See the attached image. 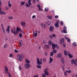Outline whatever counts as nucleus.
Masks as SVG:
<instances>
[{
    "label": "nucleus",
    "mask_w": 77,
    "mask_h": 77,
    "mask_svg": "<svg viewBox=\"0 0 77 77\" xmlns=\"http://www.w3.org/2000/svg\"><path fill=\"white\" fill-rule=\"evenodd\" d=\"M13 18V17H12V16H10V17H8V19L9 20H10V19H12Z\"/></svg>",
    "instance_id": "bf43d9fd"
},
{
    "label": "nucleus",
    "mask_w": 77,
    "mask_h": 77,
    "mask_svg": "<svg viewBox=\"0 0 77 77\" xmlns=\"http://www.w3.org/2000/svg\"><path fill=\"white\" fill-rule=\"evenodd\" d=\"M47 17L48 19H51V18H52V17L50 16H47Z\"/></svg>",
    "instance_id": "2f4dec72"
},
{
    "label": "nucleus",
    "mask_w": 77,
    "mask_h": 77,
    "mask_svg": "<svg viewBox=\"0 0 77 77\" xmlns=\"http://www.w3.org/2000/svg\"><path fill=\"white\" fill-rule=\"evenodd\" d=\"M21 26L22 27H24L26 26V23L22 22L21 23Z\"/></svg>",
    "instance_id": "ddd939ff"
},
{
    "label": "nucleus",
    "mask_w": 77,
    "mask_h": 77,
    "mask_svg": "<svg viewBox=\"0 0 77 77\" xmlns=\"http://www.w3.org/2000/svg\"><path fill=\"white\" fill-rule=\"evenodd\" d=\"M53 51L54 53H57V51L55 49Z\"/></svg>",
    "instance_id": "49530a36"
},
{
    "label": "nucleus",
    "mask_w": 77,
    "mask_h": 77,
    "mask_svg": "<svg viewBox=\"0 0 77 77\" xmlns=\"http://www.w3.org/2000/svg\"><path fill=\"white\" fill-rule=\"evenodd\" d=\"M19 69L20 70H21V69H22V68H21V66H19Z\"/></svg>",
    "instance_id": "e2e57ef3"
},
{
    "label": "nucleus",
    "mask_w": 77,
    "mask_h": 77,
    "mask_svg": "<svg viewBox=\"0 0 77 77\" xmlns=\"http://www.w3.org/2000/svg\"><path fill=\"white\" fill-rule=\"evenodd\" d=\"M25 6L27 7V8H29V7H30V5H29L27 3H26L25 5Z\"/></svg>",
    "instance_id": "f704fd0d"
},
{
    "label": "nucleus",
    "mask_w": 77,
    "mask_h": 77,
    "mask_svg": "<svg viewBox=\"0 0 77 77\" xmlns=\"http://www.w3.org/2000/svg\"><path fill=\"white\" fill-rule=\"evenodd\" d=\"M9 29H10V26H7V29H6V32H7L8 33L10 32Z\"/></svg>",
    "instance_id": "1a4fd4ad"
},
{
    "label": "nucleus",
    "mask_w": 77,
    "mask_h": 77,
    "mask_svg": "<svg viewBox=\"0 0 77 77\" xmlns=\"http://www.w3.org/2000/svg\"><path fill=\"white\" fill-rule=\"evenodd\" d=\"M20 47H22V44H23V41H21V42H20L19 43Z\"/></svg>",
    "instance_id": "c85d7f7f"
},
{
    "label": "nucleus",
    "mask_w": 77,
    "mask_h": 77,
    "mask_svg": "<svg viewBox=\"0 0 77 77\" xmlns=\"http://www.w3.org/2000/svg\"><path fill=\"white\" fill-rule=\"evenodd\" d=\"M71 61L72 64L74 63L75 66H77V63H76V62H77V59H76L75 60H72Z\"/></svg>",
    "instance_id": "f03ea898"
},
{
    "label": "nucleus",
    "mask_w": 77,
    "mask_h": 77,
    "mask_svg": "<svg viewBox=\"0 0 77 77\" xmlns=\"http://www.w3.org/2000/svg\"><path fill=\"white\" fill-rule=\"evenodd\" d=\"M37 67L38 68H41V66L40 65H37Z\"/></svg>",
    "instance_id": "37998d69"
},
{
    "label": "nucleus",
    "mask_w": 77,
    "mask_h": 77,
    "mask_svg": "<svg viewBox=\"0 0 77 77\" xmlns=\"http://www.w3.org/2000/svg\"><path fill=\"white\" fill-rule=\"evenodd\" d=\"M9 57H13L14 56H13V55H12V54H11L9 55Z\"/></svg>",
    "instance_id": "7c9ffc66"
},
{
    "label": "nucleus",
    "mask_w": 77,
    "mask_h": 77,
    "mask_svg": "<svg viewBox=\"0 0 77 77\" xmlns=\"http://www.w3.org/2000/svg\"><path fill=\"white\" fill-rule=\"evenodd\" d=\"M41 26L42 28L43 29H45V25L44 23H41Z\"/></svg>",
    "instance_id": "9b49d317"
},
{
    "label": "nucleus",
    "mask_w": 77,
    "mask_h": 77,
    "mask_svg": "<svg viewBox=\"0 0 77 77\" xmlns=\"http://www.w3.org/2000/svg\"><path fill=\"white\" fill-rule=\"evenodd\" d=\"M42 77H45V74L43 73L42 75Z\"/></svg>",
    "instance_id": "864d4df0"
},
{
    "label": "nucleus",
    "mask_w": 77,
    "mask_h": 77,
    "mask_svg": "<svg viewBox=\"0 0 77 77\" xmlns=\"http://www.w3.org/2000/svg\"><path fill=\"white\" fill-rule=\"evenodd\" d=\"M37 63L38 65H42V63L39 61V58L37 59Z\"/></svg>",
    "instance_id": "7ed1b4c3"
},
{
    "label": "nucleus",
    "mask_w": 77,
    "mask_h": 77,
    "mask_svg": "<svg viewBox=\"0 0 77 77\" xmlns=\"http://www.w3.org/2000/svg\"><path fill=\"white\" fill-rule=\"evenodd\" d=\"M19 33V32L17 31V30H16L14 31V35H18Z\"/></svg>",
    "instance_id": "2eb2a0df"
},
{
    "label": "nucleus",
    "mask_w": 77,
    "mask_h": 77,
    "mask_svg": "<svg viewBox=\"0 0 77 77\" xmlns=\"http://www.w3.org/2000/svg\"><path fill=\"white\" fill-rule=\"evenodd\" d=\"M24 57V55L22 54H18L17 56V59L19 61H22Z\"/></svg>",
    "instance_id": "f257e3e1"
},
{
    "label": "nucleus",
    "mask_w": 77,
    "mask_h": 77,
    "mask_svg": "<svg viewBox=\"0 0 77 77\" xmlns=\"http://www.w3.org/2000/svg\"><path fill=\"white\" fill-rule=\"evenodd\" d=\"M52 45V48L53 50L55 49V47H56V45L53 44Z\"/></svg>",
    "instance_id": "412c9836"
},
{
    "label": "nucleus",
    "mask_w": 77,
    "mask_h": 77,
    "mask_svg": "<svg viewBox=\"0 0 77 77\" xmlns=\"http://www.w3.org/2000/svg\"><path fill=\"white\" fill-rule=\"evenodd\" d=\"M64 55H65V56H67V54H68V52L66 51L65 50L64 51Z\"/></svg>",
    "instance_id": "b1692460"
},
{
    "label": "nucleus",
    "mask_w": 77,
    "mask_h": 77,
    "mask_svg": "<svg viewBox=\"0 0 77 77\" xmlns=\"http://www.w3.org/2000/svg\"><path fill=\"white\" fill-rule=\"evenodd\" d=\"M49 63H51L53 61V59L51 58V57H50V60H49Z\"/></svg>",
    "instance_id": "6ab92c4d"
},
{
    "label": "nucleus",
    "mask_w": 77,
    "mask_h": 77,
    "mask_svg": "<svg viewBox=\"0 0 77 77\" xmlns=\"http://www.w3.org/2000/svg\"><path fill=\"white\" fill-rule=\"evenodd\" d=\"M8 6L9 8H11L12 6V4L10 3V1H8Z\"/></svg>",
    "instance_id": "a211bd4d"
},
{
    "label": "nucleus",
    "mask_w": 77,
    "mask_h": 77,
    "mask_svg": "<svg viewBox=\"0 0 77 77\" xmlns=\"http://www.w3.org/2000/svg\"><path fill=\"white\" fill-rule=\"evenodd\" d=\"M46 61V58H44L43 59V62H45Z\"/></svg>",
    "instance_id": "79ce46f5"
},
{
    "label": "nucleus",
    "mask_w": 77,
    "mask_h": 77,
    "mask_svg": "<svg viewBox=\"0 0 77 77\" xmlns=\"http://www.w3.org/2000/svg\"><path fill=\"white\" fill-rule=\"evenodd\" d=\"M25 62L26 63H30V61L28 59H26Z\"/></svg>",
    "instance_id": "4be33fe9"
},
{
    "label": "nucleus",
    "mask_w": 77,
    "mask_h": 77,
    "mask_svg": "<svg viewBox=\"0 0 77 77\" xmlns=\"http://www.w3.org/2000/svg\"><path fill=\"white\" fill-rule=\"evenodd\" d=\"M63 30H66V27L64 26L63 28Z\"/></svg>",
    "instance_id": "4d7b16f0"
},
{
    "label": "nucleus",
    "mask_w": 77,
    "mask_h": 77,
    "mask_svg": "<svg viewBox=\"0 0 77 77\" xmlns=\"http://www.w3.org/2000/svg\"><path fill=\"white\" fill-rule=\"evenodd\" d=\"M64 73L65 76H66V77L67 76V74L66 73V72H64Z\"/></svg>",
    "instance_id": "6e6d98bb"
},
{
    "label": "nucleus",
    "mask_w": 77,
    "mask_h": 77,
    "mask_svg": "<svg viewBox=\"0 0 77 77\" xmlns=\"http://www.w3.org/2000/svg\"><path fill=\"white\" fill-rule=\"evenodd\" d=\"M53 37H56V35L55 34H52Z\"/></svg>",
    "instance_id": "338daca9"
},
{
    "label": "nucleus",
    "mask_w": 77,
    "mask_h": 77,
    "mask_svg": "<svg viewBox=\"0 0 77 77\" xmlns=\"http://www.w3.org/2000/svg\"><path fill=\"white\" fill-rule=\"evenodd\" d=\"M50 55L51 56H53V55H54V53H53V52H51L50 53Z\"/></svg>",
    "instance_id": "473e14b6"
},
{
    "label": "nucleus",
    "mask_w": 77,
    "mask_h": 77,
    "mask_svg": "<svg viewBox=\"0 0 77 77\" xmlns=\"http://www.w3.org/2000/svg\"><path fill=\"white\" fill-rule=\"evenodd\" d=\"M19 37L20 38H22V34L21 33H20L19 34Z\"/></svg>",
    "instance_id": "a19ab883"
},
{
    "label": "nucleus",
    "mask_w": 77,
    "mask_h": 77,
    "mask_svg": "<svg viewBox=\"0 0 77 77\" xmlns=\"http://www.w3.org/2000/svg\"><path fill=\"white\" fill-rule=\"evenodd\" d=\"M55 47L57 48H59V47L57 45V44H55Z\"/></svg>",
    "instance_id": "ea45409f"
},
{
    "label": "nucleus",
    "mask_w": 77,
    "mask_h": 77,
    "mask_svg": "<svg viewBox=\"0 0 77 77\" xmlns=\"http://www.w3.org/2000/svg\"><path fill=\"white\" fill-rule=\"evenodd\" d=\"M44 11L45 12H48V9L45 8V9Z\"/></svg>",
    "instance_id": "c03bdc74"
},
{
    "label": "nucleus",
    "mask_w": 77,
    "mask_h": 77,
    "mask_svg": "<svg viewBox=\"0 0 77 77\" xmlns=\"http://www.w3.org/2000/svg\"><path fill=\"white\" fill-rule=\"evenodd\" d=\"M42 43L44 44H46V43H47V40H43Z\"/></svg>",
    "instance_id": "72a5a7b5"
},
{
    "label": "nucleus",
    "mask_w": 77,
    "mask_h": 77,
    "mask_svg": "<svg viewBox=\"0 0 77 77\" xmlns=\"http://www.w3.org/2000/svg\"><path fill=\"white\" fill-rule=\"evenodd\" d=\"M60 24L61 26H63V22H60Z\"/></svg>",
    "instance_id": "3c124183"
},
{
    "label": "nucleus",
    "mask_w": 77,
    "mask_h": 77,
    "mask_svg": "<svg viewBox=\"0 0 77 77\" xmlns=\"http://www.w3.org/2000/svg\"><path fill=\"white\" fill-rule=\"evenodd\" d=\"M44 72L46 75H49V73L48 72V69H45V70H44Z\"/></svg>",
    "instance_id": "20e7f679"
},
{
    "label": "nucleus",
    "mask_w": 77,
    "mask_h": 77,
    "mask_svg": "<svg viewBox=\"0 0 77 77\" xmlns=\"http://www.w3.org/2000/svg\"><path fill=\"white\" fill-rule=\"evenodd\" d=\"M65 41V39L63 38H61L60 40V42L61 43H64Z\"/></svg>",
    "instance_id": "f8f14e48"
},
{
    "label": "nucleus",
    "mask_w": 77,
    "mask_h": 77,
    "mask_svg": "<svg viewBox=\"0 0 77 77\" xmlns=\"http://www.w3.org/2000/svg\"><path fill=\"white\" fill-rule=\"evenodd\" d=\"M1 26L2 27V31L4 34L6 33V31H5V29L4 28V26H3V24H2L1 25Z\"/></svg>",
    "instance_id": "423d86ee"
},
{
    "label": "nucleus",
    "mask_w": 77,
    "mask_h": 77,
    "mask_svg": "<svg viewBox=\"0 0 77 77\" xmlns=\"http://www.w3.org/2000/svg\"><path fill=\"white\" fill-rule=\"evenodd\" d=\"M5 72L6 73H9V72H8V70H5Z\"/></svg>",
    "instance_id": "0e129e2a"
},
{
    "label": "nucleus",
    "mask_w": 77,
    "mask_h": 77,
    "mask_svg": "<svg viewBox=\"0 0 77 77\" xmlns=\"http://www.w3.org/2000/svg\"><path fill=\"white\" fill-rule=\"evenodd\" d=\"M68 56L70 58H72L73 56L71 54H69Z\"/></svg>",
    "instance_id": "c756f323"
},
{
    "label": "nucleus",
    "mask_w": 77,
    "mask_h": 77,
    "mask_svg": "<svg viewBox=\"0 0 77 77\" xmlns=\"http://www.w3.org/2000/svg\"><path fill=\"white\" fill-rule=\"evenodd\" d=\"M48 45H53V43L51 40L48 41Z\"/></svg>",
    "instance_id": "aec40b11"
},
{
    "label": "nucleus",
    "mask_w": 77,
    "mask_h": 77,
    "mask_svg": "<svg viewBox=\"0 0 77 77\" xmlns=\"http://www.w3.org/2000/svg\"><path fill=\"white\" fill-rule=\"evenodd\" d=\"M38 75H37L35 76H34L33 77H38Z\"/></svg>",
    "instance_id": "774afa93"
},
{
    "label": "nucleus",
    "mask_w": 77,
    "mask_h": 77,
    "mask_svg": "<svg viewBox=\"0 0 77 77\" xmlns=\"http://www.w3.org/2000/svg\"><path fill=\"white\" fill-rule=\"evenodd\" d=\"M14 52H15V53H19V51H17V50L15 49L14 50Z\"/></svg>",
    "instance_id": "09e8293b"
},
{
    "label": "nucleus",
    "mask_w": 77,
    "mask_h": 77,
    "mask_svg": "<svg viewBox=\"0 0 77 77\" xmlns=\"http://www.w3.org/2000/svg\"><path fill=\"white\" fill-rule=\"evenodd\" d=\"M49 30L50 32H53L54 30V27L53 26H51L49 28Z\"/></svg>",
    "instance_id": "39448f33"
},
{
    "label": "nucleus",
    "mask_w": 77,
    "mask_h": 77,
    "mask_svg": "<svg viewBox=\"0 0 77 77\" xmlns=\"http://www.w3.org/2000/svg\"><path fill=\"white\" fill-rule=\"evenodd\" d=\"M30 67V65L29 64L26 63L25 65V68L26 69H27V68H29Z\"/></svg>",
    "instance_id": "6e6552de"
},
{
    "label": "nucleus",
    "mask_w": 77,
    "mask_h": 77,
    "mask_svg": "<svg viewBox=\"0 0 77 77\" xmlns=\"http://www.w3.org/2000/svg\"><path fill=\"white\" fill-rule=\"evenodd\" d=\"M37 7L39 8V11H42V9H41V6L40 5H37Z\"/></svg>",
    "instance_id": "dca6fc26"
},
{
    "label": "nucleus",
    "mask_w": 77,
    "mask_h": 77,
    "mask_svg": "<svg viewBox=\"0 0 77 77\" xmlns=\"http://www.w3.org/2000/svg\"><path fill=\"white\" fill-rule=\"evenodd\" d=\"M62 54L60 53L58 54L56 56L57 58H60L62 57Z\"/></svg>",
    "instance_id": "0eeeda50"
},
{
    "label": "nucleus",
    "mask_w": 77,
    "mask_h": 77,
    "mask_svg": "<svg viewBox=\"0 0 77 77\" xmlns=\"http://www.w3.org/2000/svg\"><path fill=\"white\" fill-rule=\"evenodd\" d=\"M32 0H28V3L30 6L32 5Z\"/></svg>",
    "instance_id": "f3484780"
},
{
    "label": "nucleus",
    "mask_w": 77,
    "mask_h": 77,
    "mask_svg": "<svg viewBox=\"0 0 77 77\" xmlns=\"http://www.w3.org/2000/svg\"><path fill=\"white\" fill-rule=\"evenodd\" d=\"M63 32L64 33H67L66 30H63Z\"/></svg>",
    "instance_id": "a18cd8bd"
},
{
    "label": "nucleus",
    "mask_w": 77,
    "mask_h": 77,
    "mask_svg": "<svg viewBox=\"0 0 77 77\" xmlns=\"http://www.w3.org/2000/svg\"><path fill=\"white\" fill-rule=\"evenodd\" d=\"M5 9L6 11H8L9 9V8L8 7L6 6L5 7Z\"/></svg>",
    "instance_id": "4c0bfd02"
},
{
    "label": "nucleus",
    "mask_w": 77,
    "mask_h": 77,
    "mask_svg": "<svg viewBox=\"0 0 77 77\" xmlns=\"http://www.w3.org/2000/svg\"><path fill=\"white\" fill-rule=\"evenodd\" d=\"M2 2L1 0H0V7L2 6Z\"/></svg>",
    "instance_id": "13d9d810"
},
{
    "label": "nucleus",
    "mask_w": 77,
    "mask_h": 77,
    "mask_svg": "<svg viewBox=\"0 0 77 77\" xmlns=\"http://www.w3.org/2000/svg\"><path fill=\"white\" fill-rule=\"evenodd\" d=\"M54 26L56 28H58V27H59V25L58 23H55L54 24Z\"/></svg>",
    "instance_id": "4468645a"
},
{
    "label": "nucleus",
    "mask_w": 77,
    "mask_h": 77,
    "mask_svg": "<svg viewBox=\"0 0 77 77\" xmlns=\"http://www.w3.org/2000/svg\"><path fill=\"white\" fill-rule=\"evenodd\" d=\"M45 47H46V48H47L48 49L50 48V46H49L48 45H45Z\"/></svg>",
    "instance_id": "58836bf2"
},
{
    "label": "nucleus",
    "mask_w": 77,
    "mask_h": 77,
    "mask_svg": "<svg viewBox=\"0 0 77 77\" xmlns=\"http://www.w3.org/2000/svg\"><path fill=\"white\" fill-rule=\"evenodd\" d=\"M20 3L21 4V5H20V6H23V5H24V4H25V3H26V2H20Z\"/></svg>",
    "instance_id": "5701e85b"
},
{
    "label": "nucleus",
    "mask_w": 77,
    "mask_h": 77,
    "mask_svg": "<svg viewBox=\"0 0 77 77\" xmlns=\"http://www.w3.org/2000/svg\"><path fill=\"white\" fill-rule=\"evenodd\" d=\"M38 36V34L37 33H35V34L34 37H35V36Z\"/></svg>",
    "instance_id": "5fc2aeb1"
},
{
    "label": "nucleus",
    "mask_w": 77,
    "mask_h": 77,
    "mask_svg": "<svg viewBox=\"0 0 77 77\" xmlns=\"http://www.w3.org/2000/svg\"><path fill=\"white\" fill-rule=\"evenodd\" d=\"M61 61L63 63H65V61H64V59L63 58H61Z\"/></svg>",
    "instance_id": "393cba45"
},
{
    "label": "nucleus",
    "mask_w": 77,
    "mask_h": 77,
    "mask_svg": "<svg viewBox=\"0 0 77 77\" xmlns=\"http://www.w3.org/2000/svg\"><path fill=\"white\" fill-rule=\"evenodd\" d=\"M66 41L68 42H69L70 41H71V40H70V39L69 38H68L67 40H66Z\"/></svg>",
    "instance_id": "c9c22d12"
},
{
    "label": "nucleus",
    "mask_w": 77,
    "mask_h": 77,
    "mask_svg": "<svg viewBox=\"0 0 77 77\" xmlns=\"http://www.w3.org/2000/svg\"><path fill=\"white\" fill-rule=\"evenodd\" d=\"M6 14V13L5 11H0V15H5Z\"/></svg>",
    "instance_id": "9d476101"
},
{
    "label": "nucleus",
    "mask_w": 77,
    "mask_h": 77,
    "mask_svg": "<svg viewBox=\"0 0 77 77\" xmlns=\"http://www.w3.org/2000/svg\"><path fill=\"white\" fill-rule=\"evenodd\" d=\"M59 17V16L58 15L55 16L54 18H57Z\"/></svg>",
    "instance_id": "052dcab7"
},
{
    "label": "nucleus",
    "mask_w": 77,
    "mask_h": 77,
    "mask_svg": "<svg viewBox=\"0 0 77 77\" xmlns=\"http://www.w3.org/2000/svg\"><path fill=\"white\" fill-rule=\"evenodd\" d=\"M16 30H17V31H18V32H20V31H21V29H20L18 27H17Z\"/></svg>",
    "instance_id": "a878e982"
},
{
    "label": "nucleus",
    "mask_w": 77,
    "mask_h": 77,
    "mask_svg": "<svg viewBox=\"0 0 77 77\" xmlns=\"http://www.w3.org/2000/svg\"><path fill=\"white\" fill-rule=\"evenodd\" d=\"M76 45H77V44H76V43L75 42H74L72 44V46L73 47H75Z\"/></svg>",
    "instance_id": "cd10ccee"
},
{
    "label": "nucleus",
    "mask_w": 77,
    "mask_h": 77,
    "mask_svg": "<svg viewBox=\"0 0 77 77\" xmlns=\"http://www.w3.org/2000/svg\"><path fill=\"white\" fill-rule=\"evenodd\" d=\"M46 23L47 24V25H48V26H50V22H49V23H48V22H46Z\"/></svg>",
    "instance_id": "603ef678"
},
{
    "label": "nucleus",
    "mask_w": 77,
    "mask_h": 77,
    "mask_svg": "<svg viewBox=\"0 0 77 77\" xmlns=\"http://www.w3.org/2000/svg\"><path fill=\"white\" fill-rule=\"evenodd\" d=\"M8 74L9 75V77H12V75H11L10 74V73H8Z\"/></svg>",
    "instance_id": "de8ad7c7"
},
{
    "label": "nucleus",
    "mask_w": 77,
    "mask_h": 77,
    "mask_svg": "<svg viewBox=\"0 0 77 77\" xmlns=\"http://www.w3.org/2000/svg\"><path fill=\"white\" fill-rule=\"evenodd\" d=\"M68 38H67V37H64V38L65 39H66V40L67 39H68Z\"/></svg>",
    "instance_id": "69168bd1"
},
{
    "label": "nucleus",
    "mask_w": 77,
    "mask_h": 77,
    "mask_svg": "<svg viewBox=\"0 0 77 77\" xmlns=\"http://www.w3.org/2000/svg\"><path fill=\"white\" fill-rule=\"evenodd\" d=\"M66 72H67L68 73H71V71L70 70H66Z\"/></svg>",
    "instance_id": "bb28decb"
},
{
    "label": "nucleus",
    "mask_w": 77,
    "mask_h": 77,
    "mask_svg": "<svg viewBox=\"0 0 77 77\" xmlns=\"http://www.w3.org/2000/svg\"><path fill=\"white\" fill-rule=\"evenodd\" d=\"M58 23V24H59V23H60V21L59 20H57V23Z\"/></svg>",
    "instance_id": "680f3d73"
},
{
    "label": "nucleus",
    "mask_w": 77,
    "mask_h": 77,
    "mask_svg": "<svg viewBox=\"0 0 77 77\" xmlns=\"http://www.w3.org/2000/svg\"><path fill=\"white\" fill-rule=\"evenodd\" d=\"M4 48H7L8 47V45L6 44H5L4 45Z\"/></svg>",
    "instance_id": "e433bc0d"
},
{
    "label": "nucleus",
    "mask_w": 77,
    "mask_h": 77,
    "mask_svg": "<svg viewBox=\"0 0 77 77\" xmlns=\"http://www.w3.org/2000/svg\"><path fill=\"white\" fill-rule=\"evenodd\" d=\"M4 68L5 69V70H8V68H7V67L6 66H5L4 67Z\"/></svg>",
    "instance_id": "8fccbe9b"
}]
</instances>
